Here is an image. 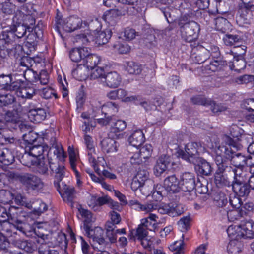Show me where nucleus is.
<instances>
[{"instance_id": "obj_40", "label": "nucleus", "mask_w": 254, "mask_h": 254, "mask_svg": "<svg viewBox=\"0 0 254 254\" xmlns=\"http://www.w3.org/2000/svg\"><path fill=\"white\" fill-rule=\"evenodd\" d=\"M81 216L84 218L83 228L84 231H86V227L92 228V223L95 221V218H93L92 213L84 209L80 210Z\"/></svg>"}, {"instance_id": "obj_4", "label": "nucleus", "mask_w": 254, "mask_h": 254, "mask_svg": "<svg viewBox=\"0 0 254 254\" xmlns=\"http://www.w3.org/2000/svg\"><path fill=\"white\" fill-rule=\"evenodd\" d=\"M215 162L217 166L215 172L227 174H234L239 172L236 169H233L229 163V158H226V146H219L215 149Z\"/></svg>"}, {"instance_id": "obj_52", "label": "nucleus", "mask_w": 254, "mask_h": 254, "mask_svg": "<svg viewBox=\"0 0 254 254\" xmlns=\"http://www.w3.org/2000/svg\"><path fill=\"white\" fill-rule=\"evenodd\" d=\"M38 251L40 254H59L56 248L52 246L51 242L38 247Z\"/></svg>"}, {"instance_id": "obj_9", "label": "nucleus", "mask_w": 254, "mask_h": 254, "mask_svg": "<svg viewBox=\"0 0 254 254\" xmlns=\"http://www.w3.org/2000/svg\"><path fill=\"white\" fill-rule=\"evenodd\" d=\"M16 38L14 34L8 29L3 31L0 34V56L6 58L9 55V47L12 45Z\"/></svg>"}, {"instance_id": "obj_51", "label": "nucleus", "mask_w": 254, "mask_h": 254, "mask_svg": "<svg viewBox=\"0 0 254 254\" xmlns=\"http://www.w3.org/2000/svg\"><path fill=\"white\" fill-rule=\"evenodd\" d=\"M112 122L113 124L111 125L110 133H116L122 131L127 127L126 123L123 120H118Z\"/></svg>"}, {"instance_id": "obj_61", "label": "nucleus", "mask_w": 254, "mask_h": 254, "mask_svg": "<svg viewBox=\"0 0 254 254\" xmlns=\"http://www.w3.org/2000/svg\"><path fill=\"white\" fill-rule=\"evenodd\" d=\"M152 150V147L150 144H146L140 148L138 154L142 159H145L150 156Z\"/></svg>"}, {"instance_id": "obj_34", "label": "nucleus", "mask_w": 254, "mask_h": 254, "mask_svg": "<svg viewBox=\"0 0 254 254\" xmlns=\"http://www.w3.org/2000/svg\"><path fill=\"white\" fill-rule=\"evenodd\" d=\"M209 56V51L204 48H201L191 55V58L195 63L201 64L204 62Z\"/></svg>"}, {"instance_id": "obj_42", "label": "nucleus", "mask_w": 254, "mask_h": 254, "mask_svg": "<svg viewBox=\"0 0 254 254\" xmlns=\"http://www.w3.org/2000/svg\"><path fill=\"white\" fill-rule=\"evenodd\" d=\"M16 6L10 1L0 2V9L6 15H12L15 13Z\"/></svg>"}, {"instance_id": "obj_47", "label": "nucleus", "mask_w": 254, "mask_h": 254, "mask_svg": "<svg viewBox=\"0 0 254 254\" xmlns=\"http://www.w3.org/2000/svg\"><path fill=\"white\" fill-rule=\"evenodd\" d=\"M118 111V106L115 102H109L103 105L102 111L104 113L105 116L108 114H113Z\"/></svg>"}, {"instance_id": "obj_2", "label": "nucleus", "mask_w": 254, "mask_h": 254, "mask_svg": "<svg viewBox=\"0 0 254 254\" xmlns=\"http://www.w3.org/2000/svg\"><path fill=\"white\" fill-rule=\"evenodd\" d=\"M9 177L19 181L27 191L39 192L43 190L44 187L42 179L32 173L10 172Z\"/></svg>"}, {"instance_id": "obj_23", "label": "nucleus", "mask_w": 254, "mask_h": 254, "mask_svg": "<svg viewBox=\"0 0 254 254\" xmlns=\"http://www.w3.org/2000/svg\"><path fill=\"white\" fill-rule=\"evenodd\" d=\"M48 164L51 171L55 173V178L58 182L61 181L64 176V167L63 165H60L59 164V159L52 158L51 160L48 158Z\"/></svg>"}, {"instance_id": "obj_27", "label": "nucleus", "mask_w": 254, "mask_h": 254, "mask_svg": "<svg viewBox=\"0 0 254 254\" xmlns=\"http://www.w3.org/2000/svg\"><path fill=\"white\" fill-rule=\"evenodd\" d=\"M11 79V81L9 84L10 86H8V91H16L18 92L25 85V82L23 80V76L21 74H13Z\"/></svg>"}, {"instance_id": "obj_22", "label": "nucleus", "mask_w": 254, "mask_h": 254, "mask_svg": "<svg viewBox=\"0 0 254 254\" xmlns=\"http://www.w3.org/2000/svg\"><path fill=\"white\" fill-rule=\"evenodd\" d=\"M9 29L14 34L16 39L21 38L25 36L27 32L29 33L33 31V27L30 26L27 27L26 25L21 23L13 24L10 26Z\"/></svg>"}, {"instance_id": "obj_31", "label": "nucleus", "mask_w": 254, "mask_h": 254, "mask_svg": "<svg viewBox=\"0 0 254 254\" xmlns=\"http://www.w3.org/2000/svg\"><path fill=\"white\" fill-rule=\"evenodd\" d=\"M100 57L96 54H91L88 51L87 56L83 59V64L88 69H93L100 63Z\"/></svg>"}, {"instance_id": "obj_48", "label": "nucleus", "mask_w": 254, "mask_h": 254, "mask_svg": "<svg viewBox=\"0 0 254 254\" xmlns=\"http://www.w3.org/2000/svg\"><path fill=\"white\" fill-rule=\"evenodd\" d=\"M224 173L215 172L214 175V181L215 184L218 187L231 186L230 182L224 177Z\"/></svg>"}, {"instance_id": "obj_5", "label": "nucleus", "mask_w": 254, "mask_h": 254, "mask_svg": "<svg viewBox=\"0 0 254 254\" xmlns=\"http://www.w3.org/2000/svg\"><path fill=\"white\" fill-rule=\"evenodd\" d=\"M82 24V19L78 16H71L63 21L61 16L57 14L55 18L54 27L56 30L59 32H60L61 29L67 32H71L80 28Z\"/></svg>"}, {"instance_id": "obj_57", "label": "nucleus", "mask_w": 254, "mask_h": 254, "mask_svg": "<svg viewBox=\"0 0 254 254\" xmlns=\"http://www.w3.org/2000/svg\"><path fill=\"white\" fill-rule=\"evenodd\" d=\"M228 25L229 22L225 18L219 17L215 19L216 28L222 33L226 32Z\"/></svg>"}, {"instance_id": "obj_13", "label": "nucleus", "mask_w": 254, "mask_h": 254, "mask_svg": "<svg viewBox=\"0 0 254 254\" xmlns=\"http://www.w3.org/2000/svg\"><path fill=\"white\" fill-rule=\"evenodd\" d=\"M242 2L239 4L238 20L244 24H250L252 19V12L254 10V5L248 0H242Z\"/></svg>"}, {"instance_id": "obj_38", "label": "nucleus", "mask_w": 254, "mask_h": 254, "mask_svg": "<svg viewBox=\"0 0 254 254\" xmlns=\"http://www.w3.org/2000/svg\"><path fill=\"white\" fill-rule=\"evenodd\" d=\"M14 229H16V227L14 226L13 222H9L7 220L0 222V231L6 233L7 237H12L17 234L16 232H13Z\"/></svg>"}, {"instance_id": "obj_59", "label": "nucleus", "mask_w": 254, "mask_h": 254, "mask_svg": "<svg viewBox=\"0 0 254 254\" xmlns=\"http://www.w3.org/2000/svg\"><path fill=\"white\" fill-rule=\"evenodd\" d=\"M13 198V194L6 190H0V202L4 204H8Z\"/></svg>"}, {"instance_id": "obj_43", "label": "nucleus", "mask_w": 254, "mask_h": 254, "mask_svg": "<svg viewBox=\"0 0 254 254\" xmlns=\"http://www.w3.org/2000/svg\"><path fill=\"white\" fill-rule=\"evenodd\" d=\"M207 184L208 182L204 178H198L195 188L196 193L198 192L199 194H206L208 191Z\"/></svg>"}, {"instance_id": "obj_46", "label": "nucleus", "mask_w": 254, "mask_h": 254, "mask_svg": "<svg viewBox=\"0 0 254 254\" xmlns=\"http://www.w3.org/2000/svg\"><path fill=\"white\" fill-rule=\"evenodd\" d=\"M35 94L34 88L24 85L21 90L18 91L17 95L22 98L31 99Z\"/></svg>"}, {"instance_id": "obj_3", "label": "nucleus", "mask_w": 254, "mask_h": 254, "mask_svg": "<svg viewBox=\"0 0 254 254\" xmlns=\"http://www.w3.org/2000/svg\"><path fill=\"white\" fill-rule=\"evenodd\" d=\"M195 177L193 174L190 172L183 173L180 177V188L184 191L183 196L189 200H194L197 197L195 188Z\"/></svg>"}, {"instance_id": "obj_60", "label": "nucleus", "mask_w": 254, "mask_h": 254, "mask_svg": "<svg viewBox=\"0 0 254 254\" xmlns=\"http://www.w3.org/2000/svg\"><path fill=\"white\" fill-rule=\"evenodd\" d=\"M12 75L11 74L5 75L4 74L0 75V86L2 89L8 91V86H10L9 84L12 80Z\"/></svg>"}, {"instance_id": "obj_62", "label": "nucleus", "mask_w": 254, "mask_h": 254, "mask_svg": "<svg viewBox=\"0 0 254 254\" xmlns=\"http://www.w3.org/2000/svg\"><path fill=\"white\" fill-rule=\"evenodd\" d=\"M15 98L11 94H2L0 100V107L11 104L15 101Z\"/></svg>"}, {"instance_id": "obj_19", "label": "nucleus", "mask_w": 254, "mask_h": 254, "mask_svg": "<svg viewBox=\"0 0 254 254\" xmlns=\"http://www.w3.org/2000/svg\"><path fill=\"white\" fill-rule=\"evenodd\" d=\"M171 158L167 155H162L157 159L154 167V173L156 176L161 175L170 166Z\"/></svg>"}, {"instance_id": "obj_14", "label": "nucleus", "mask_w": 254, "mask_h": 254, "mask_svg": "<svg viewBox=\"0 0 254 254\" xmlns=\"http://www.w3.org/2000/svg\"><path fill=\"white\" fill-rule=\"evenodd\" d=\"M162 214H168L171 217H176L183 213L184 210L181 205H177L173 203L165 204L162 205H158L156 210Z\"/></svg>"}, {"instance_id": "obj_7", "label": "nucleus", "mask_w": 254, "mask_h": 254, "mask_svg": "<svg viewBox=\"0 0 254 254\" xmlns=\"http://www.w3.org/2000/svg\"><path fill=\"white\" fill-rule=\"evenodd\" d=\"M85 233L87 236L92 238L94 249H103L105 247H109V242L104 238V231L100 227L94 229L88 226L86 227Z\"/></svg>"}, {"instance_id": "obj_53", "label": "nucleus", "mask_w": 254, "mask_h": 254, "mask_svg": "<svg viewBox=\"0 0 254 254\" xmlns=\"http://www.w3.org/2000/svg\"><path fill=\"white\" fill-rule=\"evenodd\" d=\"M127 70L130 74H139L142 69L140 64L132 61L128 62L127 64Z\"/></svg>"}, {"instance_id": "obj_56", "label": "nucleus", "mask_w": 254, "mask_h": 254, "mask_svg": "<svg viewBox=\"0 0 254 254\" xmlns=\"http://www.w3.org/2000/svg\"><path fill=\"white\" fill-rule=\"evenodd\" d=\"M224 211L227 215V217L230 221L234 222L242 217V213L240 209H234L231 210H228L224 209Z\"/></svg>"}, {"instance_id": "obj_33", "label": "nucleus", "mask_w": 254, "mask_h": 254, "mask_svg": "<svg viewBox=\"0 0 254 254\" xmlns=\"http://www.w3.org/2000/svg\"><path fill=\"white\" fill-rule=\"evenodd\" d=\"M129 143L133 146L138 147L145 141V137L141 130L135 131L128 138Z\"/></svg>"}, {"instance_id": "obj_8", "label": "nucleus", "mask_w": 254, "mask_h": 254, "mask_svg": "<svg viewBox=\"0 0 254 254\" xmlns=\"http://www.w3.org/2000/svg\"><path fill=\"white\" fill-rule=\"evenodd\" d=\"M103 4L107 7H115L109 10L107 18L125 16L128 11L133 10L132 8H128L126 5L121 4L120 0H103Z\"/></svg>"}, {"instance_id": "obj_1", "label": "nucleus", "mask_w": 254, "mask_h": 254, "mask_svg": "<svg viewBox=\"0 0 254 254\" xmlns=\"http://www.w3.org/2000/svg\"><path fill=\"white\" fill-rule=\"evenodd\" d=\"M18 209L13 206L9 207L7 210L0 205V222L7 220L14 222L16 229L27 235L33 230L32 226L28 223L20 220L18 217Z\"/></svg>"}, {"instance_id": "obj_64", "label": "nucleus", "mask_w": 254, "mask_h": 254, "mask_svg": "<svg viewBox=\"0 0 254 254\" xmlns=\"http://www.w3.org/2000/svg\"><path fill=\"white\" fill-rule=\"evenodd\" d=\"M112 46L115 49L117 50L119 53L122 54H127L130 50L129 46L126 43H120L118 42L113 44Z\"/></svg>"}, {"instance_id": "obj_54", "label": "nucleus", "mask_w": 254, "mask_h": 254, "mask_svg": "<svg viewBox=\"0 0 254 254\" xmlns=\"http://www.w3.org/2000/svg\"><path fill=\"white\" fill-rule=\"evenodd\" d=\"M190 101L194 105L208 106L211 105V100L201 95H196L191 98Z\"/></svg>"}, {"instance_id": "obj_18", "label": "nucleus", "mask_w": 254, "mask_h": 254, "mask_svg": "<svg viewBox=\"0 0 254 254\" xmlns=\"http://www.w3.org/2000/svg\"><path fill=\"white\" fill-rule=\"evenodd\" d=\"M148 176L149 172L146 170L139 169L131 183V189L135 191L143 187L145 182L147 181Z\"/></svg>"}, {"instance_id": "obj_41", "label": "nucleus", "mask_w": 254, "mask_h": 254, "mask_svg": "<svg viewBox=\"0 0 254 254\" xmlns=\"http://www.w3.org/2000/svg\"><path fill=\"white\" fill-rule=\"evenodd\" d=\"M215 205L219 208H225L228 203V197L223 193H219L214 197Z\"/></svg>"}, {"instance_id": "obj_36", "label": "nucleus", "mask_w": 254, "mask_h": 254, "mask_svg": "<svg viewBox=\"0 0 254 254\" xmlns=\"http://www.w3.org/2000/svg\"><path fill=\"white\" fill-rule=\"evenodd\" d=\"M14 160V157L9 149H0V162L5 165H9L13 163Z\"/></svg>"}, {"instance_id": "obj_45", "label": "nucleus", "mask_w": 254, "mask_h": 254, "mask_svg": "<svg viewBox=\"0 0 254 254\" xmlns=\"http://www.w3.org/2000/svg\"><path fill=\"white\" fill-rule=\"evenodd\" d=\"M21 75L23 76V79L30 83H34L38 82V74L31 69H24L23 74Z\"/></svg>"}, {"instance_id": "obj_37", "label": "nucleus", "mask_w": 254, "mask_h": 254, "mask_svg": "<svg viewBox=\"0 0 254 254\" xmlns=\"http://www.w3.org/2000/svg\"><path fill=\"white\" fill-rule=\"evenodd\" d=\"M112 34V32L110 29H106L104 31H98L96 36V42L99 45L107 43L111 38Z\"/></svg>"}, {"instance_id": "obj_44", "label": "nucleus", "mask_w": 254, "mask_h": 254, "mask_svg": "<svg viewBox=\"0 0 254 254\" xmlns=\"http://www.w3.org/2000/svg\"><path fill=\"white\" fill-rule=\"evenodd\" d=\"M48 149V146H43L41 145H33L29 147V153L33 157L37 158L41 156L43 153Z\"/></svg>"}, {"instance_id": "obj_10", "label": "nucleus", "mask_w": 254, "mask_h": 254, "mask_svg": "<svg viewBox=\"0 0 254 254\" xmlns=\"http://www.w3.org/2000/svg\"><path fill=\"white\" fill-rule=\"evenodd\" d=\"M199 31V24L193 21L186 23L181 27L182 37L188 42H192L196 39Z\"/></svg>"}, {"instance_id": "obj_39", "label": "nucleus", "mask_w": 254, "mask_h": 254, "mask_svg": "<svg viewBox=\"0 0 254 254\" xmlns=\"http://www.w3.org/2000/svg\"><path fill=\"white\" fill-rule=\"evenodd\" d=\"M48 150L47 158L51 160L52 158H56L59 160L60 158L64 156V150L61 145L56 147L52 146Z\"/></svg>"}, {"instance_id": "obj_17", "label": "nucleus", "mask_w": 254, "mask_h": 254, "mask_svg": "<svg viewBox=\"0 0 254 254\" xmlns=\"http://www.w3.org/2000/svg\"><path fill=\"white\" fill-rule=\"evenodd\" d=\"M163 38V32L158 30L149 29L145 33L144 41L149 48L154 47L157 45L158 40Z\"/></svg>"}, {"instance_id": "obj_50", "label": "nucleus", "mask_w": 254, "mask_h": 254, "mask_svg": "<svg viewBox=\"0 0 254 254\" xmlns=\"http://www.w3.org/2000/svg\"><path fill=\"white\" fill-rule=\"evenodd\" d=\"M223 41L226 45L235 47L237 44H240L241 39L237 35L227 34L223 37Z\"/></svg>"}, {"instance_id": "obj_63", "label": "nucleus", "mask_w": 254, "mask_h": 254, "mask_svg": "<svg viewBox=\"0 0 254 254\" xmlns=\"http://www.w3.org/2000/svg\"><path fill=\"white\" fill-rule=\"evenodd\" d=\"M15 200L17 203H18L21 206L32 210L34 202L31 203L25 197L21 195L17 196Z\"/></svg>"}, {"instance_id": "obj_12", "label": "nucleus", "mask_w": 254, "mask_h": 254, "mask_svg": "<svg viewBox=\"0 0 254 254\" xmlns=\"http://www.w3.org/2000/svg\"><path fill=\"white\" fill-rule=\"evenodd\" d=\"M200 146H201V144L197 142L188 143L185 146V152L182 150L178 151V156L187 160L190 163H194V160L197 157L198 147Z\"/></svg>"}, {"instance_id": "obj_28", "label": "nucleus", "mask_w": 254, "mask_h": 254, "mask_svg": "<svg viewBox=\"0 0 254 254\" xmlns=\"http://www.w3.org/2000/svg\"><path fill=\"white\" fill-rule=\"evenodd\" d=\"M107 86L110 88H116L120 85L121 77L116 71L108 73L105 76Z\"/></svg>"}, {"instance_id": "obj_21", "label": "nucleus", "mask_w": 254, "mask_h": 254, "mask_svg": "<svg viewBox=\"0 0 254 254\" xmlns=\"http://www.w3.org/2000/svg\"><path fill=\"white\" fill-rule=\"evenodd\" d=\"M164 186L166 190L171 193H178L180 190V180L175 175L166 177L164 181Z\"/></svg>"}, {"instance_id": "obj_35", "label": "nucleus", "mask_w": 254, "mask_h": 254, "mask_svg": "<svg viewBox=\"0 0 254 254\" xmlns=\"http://www.w3.org/2000/svg\"><path fill=\"white\" fill-rule=\"evenodd\" d=\"M195 168L199 174L205 176H209L213 171V168L210 164L202 159L199 160L198 165H196Z\"/></svg>"}, {"instance_id": "obj_29", "label": "nucleus", "mask_w": 254, "mask_h": 254, "mask_svg": "<svg viewBox=\"0 0 254 254\" xmlns=\"http://www.w3.org/2000/svg\"><path fill=\"white\" fill-rule=\"evenodd\" d=\"M12 243L19 249L29 253H32L36 249L34 242L32 241L17 239L13 240Z\"/></svg>"}, {"instance_id": "obj_26", "label": "nucleus", "mask_w": 254, "mask_h": 254, "mask_svg": "<svg viewBox=\"0 0 254 254\" xmlns=\"http://www.w3.org/2000/svg\"><path fill=\"white\" fill-rule=\"evenodd\" d=\"M102 150L106 153H114L118 150L119 143L111 138H105L101 141Z\"/></svg>"}, {"instance_id": "obj_6", "label": "nucleus", "mask_w": 254, "mask_h": 254, "mask_svg": "<svg viewBox=\"0 0 254 254\" xmlns=\"http://www.w3.org/2000/svg\"><path fill=\"white\" fill-rule=\"evenodd\" d=\"M231 186L233 192L239 196H247L250 192V188L247 179L242 170L239 172L235 173Z\"/></svg>"}, {"instance_id": "obj_15", "label": "nucleus", "mask_w": 254, "mask_h": 254, "mask_svg": "<svg viewBox=\"0 0 254 254\" xmlns=\"http://www.w3.org/2000/svg\"><path fill=\"white\" fill-rule=\"evenodd\" d=\"M213 49L216 52H211V54L214 60L210 63L206 68L208 70L215 72L221 70L223 67L225 66L227 64V61L226 60H222L219 57L220 53L218 47H213Z\"/></svg>"}, {"instance_id": "obj_49", "label": "nucleus", "mask_w": 254, "mask_h": 254, "mask_svg": "<svg viewBox=\"0 0 254 254\" xmlns=\"http://www.w3.org/2000/svg\"><path fill=\"white\" fill-rule=\"evenodd\" d=\"M230 56H231L233 58L232 65H230V67L231 69H233L235 71H240L241 69H244L245 66V63L243 59H238V57H236V55L233 54H230Z\"/></svg>"}, {"instance_id": "obj_16", "label": "nucleus", "mask_w": 254, "mask_h": 254, "mask_svg": "<svg viewBox=\"0 0 254 254\" xmlns=\"http://www.w3.org/2000/svg\"><path fill=\"white\" fill-rule=\"evenodd\" d=\"M240 230L237 236L244 239L254 238V222L252 221H242L238 225Z\"/></svg>"}, {"instance_id": "obj_25", "label": "nucleus", "mask_w": 254, "mask_h": 254, "mask_svg": "<svg viewBox=\"0 0 254 254\" xmlns=\"http://www.w3.org/2000/svg\"><path fill=\"white\" fill-rule=\"evenodd\" d=\"M88 54V48H74L69 52V57L71 60L74 62L83 61V59Z\"/></svg>"}, {"instance_id": "obj_11", "label": "nucleus", "mask_w": 254, "mask_h": 254, "mask_svg": "<svg viewBox=\"0 0 254 254\" xmlns=\"http://www.w3.org/2000/svg\"><path fill=\"white\" fill-rule=\"evenodd\" d=\"M226 158L230 159L231 163L236 167L243 168L245 165H249L251 157H247L240 153H236L231 146H226Z\"/></svg>"}, {"instance_id": "obj_32", "label": "nucleus", "mask_w": 254, "mask_h": 254, "mask_svg": "<svg viewBox=\"0 0 254 254\" xmlns=\"http://www.w3.org/2000/svg\"><path fill=\"white\" fill-rule=\"evenodd\" d=\"M110 199L108 195H104L101 197L92 196L88 202V205L94 210H96L98 206L106 204H109V202H110Z\"/></svg>"}, {"instance_id": "obj_30", "label": "nucleus", "mask_w": 254, "mask_h": 254, "mask_svg": "<svg viewBox=\"0 0 254 254\" xmlns=\"http://www.w3.org/2000/svg\"><path fill=\"white\" fill-rule=\"evenodd\" d=\"M89 161L91 163L92 166L94 168L95 171L100 176L101 174L104 177L111 179H114L116 178V176L113 173H110L106 170H100L98 168V163H97L94 157L92 156V153H88Z\"/></svg>"}, {"instance_id": "obj_24", "label": "nucleus", "mask_w": 254, "mask_h": 254, "mask_svg": "<svg viewBox=\"0 0 254 254\" xmlns=\"http://www.w3.org/2000/svg\"><path fill=\"white\" fill-rule=\"evenodd\" d=\"M28 116L31 122L38 123L45 119L46 113L43 108L31 109L28 112Z\"/></svg>"}, {"instance_id": "obj_55", "label": "nucleus", "mask_w": 254, "mask_h": 254, "mask_svg": "<svg viewBox=\"0 0 254 254\" xmlns=\"http://www.w3.org/2000/svg\"><path fill=\"white\" fill-rule=\"evenodd\" d=\"M15 111H8L3 115L0 114V122H3L5 121L6 122L14 123V125L18 121L17 119Z\"/></svg>"}, {"instance_id": "obj_20", "label": "nucleus", "mask_w": 254, "mask_h": 254, "mask_svg": "<svg viewBox=\"0 0 254 254\" xmlns=\"http://www.w3.org/2000/svg\"><path fill=\"white\" fill-rule=\"evenodd\" d=\"M55 186L57 187V190L62 196L64 200L68 202H72L75 198V190L74 188L66 184L62 183V188L61 189L60 185L59 183H54Z\"/></svg>"}, {"instance_id": "obj_58", "label": "nucleus", "mask_w": 254, "mask_h": 254, "mask_svg": "<svg viewBox=\"0 0 254 254\" xmlns=\"http://www.w3.org/2000/svg\"><path fill=\"white\" fill-rule=\"evenodd\" d=\"M47 205L40 200L34 202L32 211L35 214L40 215L47 210Z\"/></svg>"}]
</instances>
